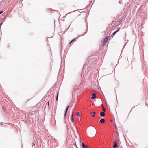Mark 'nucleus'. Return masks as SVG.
Returning <instances> with one entry per match:
<instances>
[{"label": "nucleus", "mask_w": 148, "mask_h": 148, "mask_svg": "<svg viewBox=\"0 0 148 148\" xmlns=\"http://www.w3.org/2000/svg\"><path fill=\"white\" fill-rule=\"evenodd\" d=\"M82 145L83 148H86L87 147V146L86 145H85L84 143H82Z\"/></svg>", "instance_id": "obj_10"}, {"label": "nucleus", "mask_w": 148, "mask_h": 148, "mask_svg": "<svg viewBox=\"0 0 148 148\" xmlns=\"http://www.w3.org/2000/svg\"><path fill=\"white\" fill-rule=\"evenodd\" d=\"M58 93H57V96L56 97V101H58Z\"/></svg>", "instance_id": "obj_11"}, {"label": "nucleus", "mask_w": 148, "mask_h": 148, "mask_svg": "<svg viewBox=\"0 0 148 148\" xmlns=\"http://www.w3.org/2000/svg\"><path fill=\"white\" fill-rule=\"evenodd\" d=\"M35 143H33V145H32V147H33V146H35Z\"/></svg>", "instance_id": "obj_20"}, {"label": "nucleus", "mask_w": 148, "mask_h": 148, "mask_svg": "<svg viewBox=\"0 0 148 148\" xmlns=\"http://www.w3.org/2000/svg\"><path fill=\"white\" fill-rule=\"evenodd\" d=\"M86 148H88V147H87Z\"/></svg>", "instance_id": "obj_24"}, {"label": "nucleus", "mask_w": 148, "mask_h": 148, "mask_svg": "<svg viewBox=\"0 0 148 148\" xmlns=\"http://www.w3.org/2000/svg\"><path fill=\"white\" fill-rule=\"evenodd\" d=\"M108 38V36H106L104 39L103 41V44H105L107 42V40Z\"/></svg>", "instance_id": "obj_2"}, {"label": "nucleus", "mask_w": 148, "mask_h": 148, "mask_svg": "<svg viewBox=\"0 0 148 148\" xmlns=\"http://www.w3.org/2000/svg\"><path fill=\"white\" fill-rule=\"evenodd\" d=\"M91 116L92 117H94L95 116V115L94 114H93L92 115V114H91Z\"/></svg>", "instance_id": "obj_19"}, {"label": "nucleus", "mask_w": 148, "mask_h": 148, "mask_svg": "<svg viewBox=\"0 0 148 148\" xmlns=\"http://www.w3.org/2000/svg\"><path fill=\"white\" fill-rule=\"evenodd\" d=\"M103 112H105L106 111V109L104 107H103Z\"/></svg>", "instance_id": "obj_14"}, {"label": "nucleus", "mask_w": 148, "mask_h": 148, "mask_svg": "<svg viewBox=\"0 0 148 148\" xmlns=\"http://www.w3.org/2000/svg\"><path fill=\"white\" fill-rule=\"evenodd\" d=\"M47 104V105H48V106H49V101H48L47 102V103H46V105Z\"/></svg>", "instance_id": "obj_17"}, {"label": "nucleus", "mask_w": 148, "mask_h": 148, "mask_svg": "<svg viewBox=\"0 0 148 148\" xmlns=\"http://www.w3.org/2000/svg\"><path fill=\"white\" fill-rule=\"evenodd\" d=\"M3 12V11H0V14H2Z\"/></svg>", "instance_id": "obj_21"}, {"label": "nucleus", "mask_w": 148, "mask_h": 148, "mask_svg": "<svg viewBox=\"0 0 148 148\" xmlns=\"http://www.w3.org/2000/svg\"><path fill=\"white\" fill-rule=\"evenodd\" d=\"M69 106H68L67 107V108H66V109L65 110V114H64V116H66V113H67V110H68V108H69Z\"/></svg>", "instance_id": "obj_9"}, {"label": "nucleus", "mask_w": 148, "mask_h": 148, "mask_svg": "<svg viewBox=\"0 0 148 148\" xmlns=\"http://www.w3.org/2000/svg\"><path fill=\"white\" fill-rule=\"evenodd\" d=\"M96 94L95 93H93L92 94L91 98L92 99H94L95 98H96Z\"/></svg>", "instance_id": "obj_3"}, {"label": "nucleus", "mask_w": 148, "mask_h": 148, "mask_svg": "<svg viewBox=\"0 0 148 148\" xmlns=\"http://www.w3.org/2000/svg\"><path fill=\"white\" fill-rule=\"evenodd\" d=\"M77 38H74V39L73 40H72L70 42V43H72L73 41H74Z\"/></svg>", "instance_id": "obj_15"}, {"label": "nucleus", "mask_w": 148, "mask_h": 148, "mask_svg": "<svg viewBox=\"0 0 148 148\" xmlns=\"http://www.w3.org/2000/svg\"><path fill=\"white\" fill-rule=\"evenodd\" d=\"M105 122V120L104 119L102 118L100 121V123H104Z\"/></svg>", "instance_id": "obj_7"}, {"label": "nucleus", "mask_w": 148, "mask_h": 148, "mask_svg": "<svg viewBox=\"0 0 148 148\" xmlns=\"http://www.w3.org/2000/svg\"><path fill=\"white\" fill-rule=\"evenodd\" d=\"M69 12V13H68V14L66 15H66H67L68 14H70V13H72V12Z\"/></svg>", "instance_id": "obj_22"}, {"label": "nucleus", "mask_w": 148, "mask_h": 148, "mask_svg": "<svg viewBox=\"0 0 148 148\" xmlns=\"http://www.w3.org/2000/svg\"><path fill=\"white\" fill-rule=\"evenodd\" d=\"M120 29V28H119L116 31L114 32L112 34L111 37H113L115 34L118 32Z\"/></svg>", "instance_id": "obj_5"}, {"label": "nucleus", "mask_w": 148, "mask_h": 148, "mask_svg": "<svg viewBox=\"0 0 148 148\" xmlns=\"http://www.w3.org/2000/svg\"><path fill=\"white\" fill-rule=\"evenodd\" d=\"M96 134V130L94 127H92V129L87 133V135L88 137H92L95 136Z\"/></svg>", "instance_id": "obj_1"}, {"label": "nucleus", "mask_w": 148, "mask_h": 148, "mask_svg": "<svg viewBox=\"0 0 148 148\" xmlns=\"http://www.w3.org/2000/svg\"><path fill=\"white\" fill-rule=\"evenodd\" d=\"M71 119V122H74V117H73V112L72 113V114Z\"/></svg>", "instance_id": "obj_8"}, {"label": "nucleus", "mask_w": 148, "mask_h": 148, "mask_svg": "<svg viewBox=\"0 0 148 148\" xmlns=\"http://www.w3.org/2000/svg\"><path fill=\"white\" fill-rule=\"evenodd\" d=\"M3 22H2L0 23V28H1L2 24H3Z\"/></svg>", "instance_id": "obj_16"}, {"label": "nucleus", "mask_w": 148, "mask_h": 148, "mask_svg": "<svg viewBox=\"0 0 148 148\" xmlns=\"http://www.w3.org/2000/svg\"><path fill=\"white\" fill-rule=\"evenodd\" d=\"M114 143L115 144L114 145L113 147L114 148H116L118 146L117 143L116 141H114Z\"/></svg>", "instance_id": "obj_6"}, {"label": "nucleus", "mask_w": 148, "mask_h": 148, "mask_svg": "<svg viewBox=\"0 0 148 148\" xmlns=\"http://www.w3.org/2000/svg\"><path fill=\"white\" fill-rule=\"evenodd\" d=\"M80 141L81 142L82 141V140L81 138H80Z\"/></svg>", "instance_id": "obj_23"}, {"label": "nucleus", "mask_w": 148, "mask_h": 148, "mask_svg": "<svg viewBox=\"0 0 148 148\" xmlns=\"http://www.w3.org/2000/svg\"><path fill=\"white\" fill-rule=\"evenodd\" d=\"M105 115V112L101 111L100 113V115L102 117H104Z\"/></svg>", "instance_id": "obj_4"}, {"label": "nucleus", "mask_w": 148, "mask_h": 148, "mask_svg": "<svg viewBox=\"0 0 148 148\" xmlns=\"http://www.w3.org/2000/svg\"><path fill=\"white\" fill-rule=\"evenodd\" d=\"M76 116H80V113L79 112H78L76 114Z\"/></svg>", "instance_id": "obj_12"}, {"label": "nucleus", "mask_w": 148, "mask_h": 148, "mask_svg": "<svg viewBox=\"0 0 148 148\" xmlns=\"http://www.w3.org/2000/svg\"><path fill=\"white\" fill-rule=\"evenodd\" d=\"M145 105L146 106H147V107H148V103H145Z\"/></svg>", "instance_id": "obj_18"}, {"label": "nucleus", "mask_w": 148, "mask_h": 148, "mask_svg": "<svg viewBox=\"0 0 148 148\" xmlns=\"http://www.w3.org/2000/svg\"><path fill=\"white\" fill-rule=\"evenodd\" d=\"M90 113L91 114H93L95 115V114H96V112H91Z\"/></svg>", "instance_id": "obj_13"}]
</instances>
